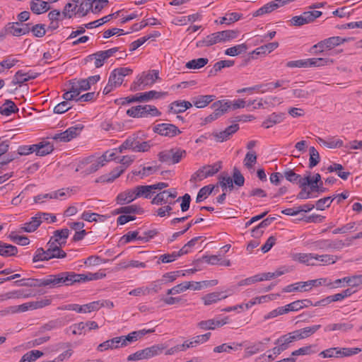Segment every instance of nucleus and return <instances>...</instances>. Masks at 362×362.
Returning a JSON list of instances; mask_svg holds the SVG:
<instances>
[{
	"label": "nucleus",
	"instance_id": "nucleus-49",
	"mask_svg": "<svg viewBox=\"0 0 362 362\" xmlns=\"http://www.w3.org/2000/svg\"><path fill=\"white\" fill-rule=\"evenodd\" d=\"M180 275L185 276V273H182V271L168 272L164 274L160 280L163 281V284H168L174 281Z\"/></svg>",
	"mask_w": 362,
	"mask_h": 362
},
{
	"label": "nucleus",
	"instance_id": "nucleus-50",
	"mask_svg": "<svg viewBox=\"0 0 362 362\" xmlns=\"http://www.w3.org/2000/svg\"><path fill=\"white\" fill-rule=\"evenodd\" d=\"M322 14V13L320 11H308L302 13L307 24L313 23Z\"/></svg>",
	"mask_w": 362,
	"mask_h": 362
},
{
	"label": "nucleus",
	"instance_id": "nucleus-47",
	"mask_svg": "<svg viewBox=\"0 0 362 362\" xmlns=\"http://www.w3.org/2000/svg\"><path fill=\"white\" fill-rule=\"evenodd\" d=\"M211 335V332H207L204 334L197 335L192 337L191 339H189L192 348L206 342L210 339Z\"/></svg>",
	"mask_w": 362,
	"mask_h": 362
},
{
	"label": "nucleus",
	"instance_id": "nucleus-38",
	"mask_svg": "<svg viewBox=\"0 0 362 362\" xmlns=\"http://www.w3.org/2000/svg\"><path fill=\"white\" fill-rule=\"evenodd\" d=\"M209 59L207 58H199L189 61L185 66L189 69H198L207 64Z\"/></svg>",
	"mask_w": 362,
	"mask_h": 362
},
{
	"label": "nucleus",
	"instance_id": "nucleus-12",
	"mask_svg": "<svg viewBox=\"0 0 362 362\" xmlns=\"http://www.w3.org/2000/svg\"><path fill=\"white\" fill-rule=\"evenodd\" d=\"M166 93L158 92L156 90H150L144 93H139L134 95L136 102H147L153 98H160L161 96L165 95Z\"/></svg>",
	"mask_w": 362,
	"mask_h": 362
},
{
	"label": "nucleus",
	"instance_id": "nucleus-45",
	"mask_svg": "<svg viewBox=\"0 0 362 362\" xmlns=\"http://www.w3.org/2000/svg\"><path fill=\"white\" fill-rule=\"evenodd\" d=\"M329 62L328 59L325 58H310L306 59L307 67H319L325 66Z\"/></svg>",
	"mask_w": 362,
	"mask_h": 362
},
{
	"label": "nucleus",
	"instance_id": "nucleus-52",
	"mask_svg": "<svg viewBox=\"0 0 362 362\" xmlns=\"http://www.w3.org/2000/svg\"><path fill=\"white\" fill-rule=\"evenodd\" d=\"M71 100H64L54 107V112L56 114H62L68 111L72 107L70 102Z\"/></svg>",
	"mask_w": 362,
	"mask_h": 362
},
{
	"label": "nucleus",
	"instance_id": "nucleus-54",
	"mask_svg": "<svg viewBox=\"0 0 362 362\" xmlns=\"http://www.w3.org/2000/svg\"><path fill=\"white\" fill-rule=\"evenodd\" d=\"M291 338L292 337L290 333H288L279 337L276 341L275 344L280 345V346L284 347V351H285L288 348L289 344L294 341Z\"/></svg>",
	"mask_w": 362,
	"mask_h": 362
},
{
	"label": "nucleus",
	"instance_id": "nucleus-55",
	"mask_svg": "<svg viewBox=\"0 0 362 362\" xmlns=\"http://www.w3.org/2000/svg\"><path fill=\"white\" fill-rule=\"evenodd\" d=\"M8 238L10 240L18 245H27L29 244L30 241L28 237L23 236V235H18L15 233V232H11L9 234Z\"/></svg>",
	"mask_w": 362,
	"mask_h": 362
},
{
	"label": "nucleus",
	"instance_id": "nucleus-9",
	"mask_svg": "<svg viewBox=\"0 0 362 362\" xmlns=\"http://www.w3.org/2000/svg\"><path fill=\"white\" fill-rule=\"evenodd\" d=\"M119 47H113L107 50L98 51L95 53V66L100 68L103 66L105 62L112 56L118 52Z\"/></svg>",
	"mask_w": 362,
	"mask_h": 362
},
{
	"label": "nucleus",
	"instance_id": "nucleus-26",
	"mask_svg": "<svg viewBox=\"0 0 362 362\" xmlns=\"http://www.w3.org/2000/svg\"><path fill=\"white\" fill-rule=\"evenodd\" d=\"M214 99L215 95H199L198 97L194 98L192 102L197 108H203L207 106Z\"/></svg>",
	"mask_w": 362,
	"mask_h": 362
},
{
	"label": "nucleus",
	"instance_id": "nucleus-8",
	"mask_svg": "<svg viewBox=\"0 0 362 362\" xmlns=\"http://www.w3.org/2000/svg\"><path fill=\"white\" fill-rule=\"evenodd\" d=\"M82 91L76 83V79L71 80L69 82L67 90L62 95V98L66 100H75L80 97L79 95Z\"/></svg>",
	"mask_w": 362,
	"mask_h": 362
},
{
	"label": "nucleus",
	"instance_id": "nucleus-29",
	"mask_svg": "<svg viewBox=\"0 0 362 362\" xmlns=\"http://www.w3.org/2000/svg\"><path fill=\"white\" fill-rule=\"evenodd\" d=\"M30 296H32V293L23 289L9 291L2 295L3 299L25 298Z\"/></svg>",
	"mask_w": 362,
	"mask_h": 362
},
{
	"label": "nucleus",
	"instance_id": "nucleus-33",
	"mask_svg": "<svg viewBox=\"0 0 362 362\" xmlns=\"http://www.w3.org/2000/svg\"><path fill=\"white\" fill-rule=\"evenodd\" d=\"M49 6L46 1L35 2L32 1L30 3V10L36 14H40L47 11Z\"/></svg>",
	"mask_w": 362,
	"mask_h": 362
},
{
	"label": "nucleus",
	"instance_id": "nucleus-19",
	"mask_svg": "<svg viewBox=\"0 0 362 362\" xmlns=\"http://www.w3.org/2000/svg\"><path fill=\"white\" fill-rule=\"evenodd\" d=\"M119 347H121L120 338L117 337L100 344L97 349L99 351H103L110 349H118Z\"/></svg>",
	"mask_w": 362,
	"mask_h": 362
},
{
	"label": "nucleus",
	"instance_id": "nucleus-28",
	"mask_svg": "<svg viewBox=\"0 0 362 362\" xmlns=\"http://www.w3.org/2000/svg\"><path fill=\"white\" fill-rule=\"evenodd\" d=\"M293 258L294 260L308 266L317 265V264L313 262V253H296L293 255Z\"/></svg>",
	"mask_w": 362,
	"mask_h": 362
},
{
	"label": "nucleus",
	"instance_id": "nucleus-20",
	"mask_svg": "<svg viewBox=\"0 0 362 362\" xmlns=\"http://www.w3.org/2000/svg\"><path fill=\"white\" fill-rule=\"evenodd\" d=\"M278 46L279 43L277 42H269L267 45H264L257 47L256 49L250 52V54L251 55L252 58H254L253 54L259 55L269 54L276 49Z\"/></svg>",
	"mask_w": 362,
	"mask_h": 362
},
{
	"label": "nucleus",
	"instance_id": "nucleus-37",
	"mask_svg": "<svg viewBox=\"0 0 362 362\" xmlns=\"http://www.w3.org/2000/svg\"><path fill=\"white\" fill-rule=\"evenodd\" d=\"M234 65L233 60H221L214 65L212 69L209 71L211 75H216L218 71L225 67H230Z\"/></svg>",
	"mask_w": 362,
	"mask_h": 362
},
{
	"label": "nucleus",
	"instance_id": "nucleus-6",
	"mask_svg": "<svg viewBox=\"0 0 362 362\" xmlns=\"http://www.w3.org/2000/svg\"><path fill=\"white\" fill-rule=\"evenodd\" d=\"M132 69L128 67H119L115 69L110 74L108 79H112V83L116 88L120 86L123 81L124 77L132 74Z\"/></svg>",
	"mask_w": 362,
	"mask_h": 362
},
{
	"label": "nucleus",
	"instance_id": "nucleus-18",
	"mask_svg": "<svg viewBox=\"0 0 362 362\" xmlns=\"http://www.w3.org/2000/svg\"><path fill=\"white\" fill-rule=\"evenodd\" d=\"M126 170V166L119 165L113 169L109 174L100 177V180L105 182H112L119 177Z\"/></svg>",
	"mask_w": 362,
	"mask_h": 362
},
{
	"label": "nucleus",
	"instance_id": "nucleus-22",
	"mask_svg": "<svg viewBox=\"0 0 362 362\" xmlns=\"http://www.w3.org/2000/svg\"><path fill=\"white\" fill-rule=\"evenodd\" d=\"M165 349L163 344H156L152 346L142 349V354L144 358H149L160 354Z\"/></svg>",
	"mask_w": 362,
	"mask_h": 362
},
{
	"label": "nucleus",
	"instance_id": "nucleus-44",
	"mask_svg": "<svg viewBox=\"0 0 362 362\" xmlns=\"http://www.w3.org/2000/svg\"><path fill=\"white\" fill-rule=\"evenodd\" d=\"M150 185H139L136 186L134 189L136 192V196L137 197H144L145 198H150L151 197V189Z\"/></svg>",
	"mask_w": 362,
	"mask_h": 362
},
{
	"label": "nucleus",
	"instance_id": "nucleus-40",
	"mask_svg": "<svg viewBox=\"0 0 362 362\" xmlns=\"http://www.w3.org/2000/svg\"><path fill=\"white\" fill-rule=\"evenodd\" d=\"M47 255L49 260L53 258L62 259L66 257V253L62 250V247L47 248Z\"/></svg>",
	"mask_w": 362,
	"mask_h": 362
},
{
	"label": "nucleus",
	"instance_id": "nucleus-17",
	"mask_svg": "<svg viewBox=\"0 0 362 362\" xmlns=\"http://www.w3.org/2000/svg\"><path fill=\"white\" fill-rule=\"evenodd\" d=\"M37 156H44L48 155L54 150L53 145L48 141H42L37 144H33Z\"/></svg>",
	"mask_w": 362,
	"mask_h": 362
},
{
	"label": "nucleus",
	"instance_id": "nucleus-62",
	"mask_svg": "<svg viewBox=\"0 0 362 362\" xmlns=\"http://www.w3.org/2000/svg\"><path fill=\"white\" fill-rule=\"evenodd\" d=\"M168 191L163 190V192L157 194L156 197L151 200L152 204H162L168 202V198L167 197Z\"/></svg>",
	"mask_w": 362,
	"mask_h": 362
},
{
	"label": "nucleus",
	"instance_id": "nucleus-24",
	"mask_svg": "<svg viewBox=\"0 0 362 362\" xmlns=\"http://www.w3.org/2000/svg\"><path fill=\"white\" fill-rule=\"evenodd\" d=\"M227 297L223 292H213L203 296L202 300L205 305H209Z\"/></svg>",
	"mask_w": 362,
	"mask_h": 362
},
{
	"label": "nucleus",
	"instance_id": "nucleus-34",
	"mask_svg": "<svg viewBox=\"0 0 362 362\" xmlns=\"http://www.w3.org/2000/svg\"><path fill=\"white\" fill-rule=\"evenodd\" d=\"M117 15L118 12L105 16L98 20L85 24V27L88 29L99 27L103 25L104 23L110 21L114 16H117Z\"/></svg>",
	"mask_w": 362,
	"mask_h": 362
},
{
	"label": "nucleus",
	"instance_id": "nucleus-27",
	"mask_svg": "<svg viewBox=\"0 0 362 362\" xmlns=\"http://www.w3.org/2000/svg\"><path fill=\"white\" fill-rule=\"evenodd\" d=\"M69 235V230L68 228H63L54 231L52 238L55 243H58L59 245L63 246L66 244V240L68 238Z\"/></svg>",
	"mask_w": 362,
	"mask_h": 362
},
{
	"label": "nucleus",
	"instance_id": "nucleus-36",
	"mask_svg": "<svg viewBox=\"0 0 362 362\" xmlns=\"http://www.w3.org/2000/svg\"><path fill=\"white\" fill-rule=\"evenodd\" d=\"M290 81L286 79H281L277 80L275 83H265L264 87H267V90H262L261 93H264L267 91H272L274 88L283 87V88H286L289 86Z\"/></svg>",
	"mask_w": 362,
	"mask_h": 362
},
{
	"label": "nucleus",
	"instance_id": "nucleus-15",
	"mask_svg": "<svg viewBox=\"0 0 362 362\" xmlns=\"http://www.w3.org/2000/svg\"><path fill=\"white\" fill-rule=\"evenodd\" d=\"M136 199L135 189H128L124 192L119 193L117 198L116 201L117 204L123 205L125 204H129L133 202Z\"/></svg>",
	"mask_w": 362,
	"mask_h": 362
},
{
	"label": "nucleus",
	"instance_id": "nucleus-25",
	"mask_svg": "<svg viewBox=\"0 0 362 362\" xmlns=\"http://www.w3.org/2000/svg\"><path fill=\"white\" fill-rule=\"evenodd\" d=\"M17 112H18V107L11 100H6L4 103L0 107V114L4 116H9L12 113Z\"/></svg>",
	"mask_w": 362,
	"mask_h": 362
},
{
	"label": "nucleus",
	"instance_id": "nucleus-3",
	"mask_svg": "<svg viewBox=\"0 0 362 362\" xmlns=\"http://www.w3.org/2000/svg\"><path fill=\"white\" fill-rule=\"evenodd\" d=\"M346 41L347 40L346 38H342L339 36L331 37L313 45L310 49V52L315 54L321 53L323 52L324 49H332Z\"/></svg>",
	"mask_w": 362,
	"mask_h": 362
},
{
	"label": "nucleus",
	"instance_id": "nucleus-41",
	"mask_svg": "<svg viewBox=\"0 0 362 362\" xmlns=\"http://www.w3.org/2000/svg\"><path fill=\"white\" fill-rule=\"evenodd\" d=\"M214 189V186L211 185H209L202 187L198 192L196 202L199 203L203 199H206L209 195H210Z\"/></svg>",
	"mask_w": 362,
	"mask_h": 362
},
{
	"label": "nucleus",
	"instance_id": "nucleus-48",
	"mask_svg": "<svg viewBox=\"0 0 362 362\" xmlns=\"http://www.w3.org/2000/svg\"><path fill=\"white\" fill-rule=\"evenodd\" d=\"M340 353L339 347H332L321 351L319 355L323 358H340Z\"/></svg>",
	"mask_w": 362,
	"mask_h": 362
},
{
	"label": "nucleus",
	"instance_id": "nucleus-64",
	"mask_svg": "<svg viewBox=\"0 0 362 362\" xmlns=\"http://www.w3.org/2000/svg\"><path fill=\"white\" fill-rule=\"evenodd\" d=\"M31 32L36 37H42L46 34L45 25L36 24L31 28Z\"/></svg>",
	"mask_w": 362,
	"mask_h": 362
},
{
	"label": "nucleus",
	"instance_id": "nucleus-7",
	"mask_svg": "<svg viewBox=\"0 0 362 362\" xmlns=\"http://www.w3.org/2000/svg\"><path fill=\"white\" fill-rule=\"evenodd\" d=\"M321 327L320 325H315L311 327H306L303 329L289 332L294 341L303 339L315 333Z\"/></svg>",
	"mask_w": 362,
	"mask_h": 362
},
{
	"label": "nucleus",
	"instance_id": "nucleus-57",
	"mask_svg": "<svg viewBox=\"0 0 362 362\" xmlns=\"http://www.w3.org/2000/svg\"><path fill=\"white\" fill-rule=\"evenodd\" d=\"M122 211H124V214H142L144 211V209L136 204H132L130 206H123Z\"/></svg>",
	"mask_w": 362,
	"mask_h": 362
},
{
	"label": "nucleus",
	"instance_id": "nucleus-10",
	"mask_svg": "<svg viewBox=\"0 0 362 362\" xmlns=\"http://www.w3.org/2000/svg\"><path fill=\"white\" fill-rule=\"evenodd\" d=\"M228 322V317H226L221 320L210 319L202 320L198 322L197 327L204 330H214L216 327H221Z\"/></svg>",
	"mask_w": 362,
	"mask_h": 362
},
{
	"label": "nucleus",
	"instance_id": "nucleus-53",
	"mask_svg": "<svg viewBox=\"0 0 362 362\" xmlns=\"http://www.w3.org/2000/svg\"><path fill=\"white\" fill-rule=\"evenodd\" d=\"M93 7V1L91 0H85L79 6L75 13L79 14L81 16H85L88 11Z\"/></svg>",
	"mask_w": 362,
	"mask_h": 362
},
{
	"label": "nucleus",
	"instance_id": "nucleus-43",
	"mask_svg": "<svg viewBox=\"0 0 362 362\" xmlns=\"http://www.w3.org/2000/svg\"><path fill=\"white\" fill-rule=\"evenodd\" d=\"M310 158H309V168H313L316 166L320 161V157L318 151L314 146L309 148Z\"/></svg>",
	"mask_w": 362,
	"mask_h": 362
},
{
	"label": "nucleus",
	"instance_id": "nucleus-14",
	"mask_svg": "<svg viewBox=\"0 0 362 362\" xmlns=\"http://www.w3.org/2000/svg\"><path fill=\"white\" fill-rule=\"evenodd\" d=\"M37 76H38V74L34 73L31 71H30L27 73H24V72H23V71L19 70L16 73L12 83L15 85L16 84H22L25 82L28 81L29 80L36 78L37 77Z\"/></svg>",
	"mask_w": 362,
	"mask_h": 362
},
{
	"label": "nucleus",
	"instance_id": "nucleus-11",
	"mask_svg": "<svg viewBox=\"0 0 362 362\" xmlns=\"http://www.w3.org/2000/svg\"><path fill=\"white\" fill-rule=\"evenodd\" d=\"M192 107V103L186 100H176L168 105V112L179 114Z\"/></svg>",
	"mask_w": 362,
	"mask_h": 362
},
{
	"label": "nucleus",
	"instance_id": "nucleus-42",
	"mask_svg": "<svg viewBox=\"0 0 362 362\" xmlns=\"http://www.w3.org/2000/svg\"><path fill=\"white\" fill-rule=\"evenodd\" d=\"M161 115V112L157 109L156 106L150 105H143L142 117H147L148 116L158 117Z\"/></svg>",
	"mask_w": 362,
	"mask_h": 362
},
{
	"label": "nucleus",
	"instance_id": "nucleus-32",
	"mask_svg": "<svg viewBox=\"0 0 362 362\" xmlns=\"http://www.w3.org/2000/svg\"><path fill=\"white\" fill-rule=\"evenodd\" d=\"M247 45L245 43L240 44L225 50V54L228 56L234 57L246 52Z\"/></svg>",
	"mask_w": 362,
	"mask_h": 362
},
{
	"label": "nucleus",
	"instance_id": "nucleus-5",
	"mask_svg": "<svg viewBox=\"0 0 362 362\" xmlns=\"http://www.w3.org/2000/svg\"><path fill=\"white\" fill-rule=\"evenodd\" d=\"M153 131L161 136L173 137L181 133V131L175 124L168 123L158 124L153 127Z\"/></svg>",
	"mask_w": 362,
	"mask_h": 362
},
{
	"label": "nucleus",
	"instance_id": "nucleus-13",
	"mask_svg": "<svg viewBox=\"0 0 362 362\" xmlns=\"http://www.w3.org/2000/svg\"><path fill=\"white\" fill-rule=\"evenodd\" d=\"M286 114L283 112H273L262 122V126L269 129L274 125L281 123L285 119Z\"/></svg>",
	"mask_w": 362,
	"mask_h": 362
},
{
	"label": "nucleus",
	"instance_id": "nucleus-23",
	"mask_svg": "<svg viewBox=\"0 0 362 362\" xmlns=\"http://www.w3.org/2000/svg\"><path fill=\"white\" fill-rule=\"evenodd\" d=\"M212 107L214 109V113L218 118L230 109V103L226 100H218L213 103Z\"/></svg>",
	"mask_w": 362,
	"mask_h": 362
},
{
	"label": "nucleus",
	"instance_id": "nucleus-60",
	"mask_svg": "<svg viewBox=\"0 0 362 362\" xmlns=\"http://www.w3.org/2000/svg\"><path fill=\"white\" fill-rule=\"evenodd\" d=\"M315 347L313 345H309L306 346L301 347L291 353L292 356H304V355H310L312 354L315 353V351L313 350V348Z\"/></svg>",
	"mask_w": 362,
	"mask_h": 362
},
{
	"label": "nucleus",
	"instance_id": "nucleus-63",
	"mask_svg": "<svg viewBox=\"0 0 362 362\" xmlns=\"http://www.w3.org/2000/svg\"><path fill=\"white\" fill-rule=\"evenodd\" d=\"M339 257L337 255H322V259H320V264L319 265H329V264H334Z\"/></svg>",
	"mask_w": 362,
	"mask_h": 362
},
{
	"label": "nucleus",
	"instance_id": "nucleus-51",
	"mask_svg": "<svg viewBox=\"0 0 362 362\" xmlns=\"http://www.w3.org/2000/svg\"><path fill=\"white\" fill-rule=\"evenodd\" d=\"M233 346L228 345L227 344H223L221 345L217 346L214 347V352L215 353H222V352H229L230 350L234 349L237 350L238 348L242 346V344L233 343Z\"/></svg>",
	"mask_w": 362,
	"mask_h": 362
},
{
	"label": "nucleus",
	"instance_id": "nucleus-59",
	"mask_svg": "<svg viewBox=\"0 0 362 362\" xmlns=\"http://www.w3.org/2000/svg\"><path fill=\"white\" fill-rule=\"evenodd\" d=\"M46 254L47 250H45L42 247L37 248L33 257V262H37L39 261H48L49 257Z\"/></svg>",
	"mask_w": 362,
	"mask_h": 362
},
{
	"label": "nucleus",
	"instance_id": "nucleus-56",
	"mask_svg": "<svg viewBox=\"0 0 362 362\" xmlns=\"http://www.w3.org/2000/svg\"><path fill=\"white\" fill-rule=\"evenodd\" d=\"M205 169H206L205 165L200 168L194 174H192L189 181L191 182H196L197 181H201V180L208 177L206 175Z\"/></svg>",
	"mask_w": 362,
	"mask_h": 362
},
{
	"label": "nucleus",
	"instance_id": "nucleus-58",
	"mask_svg": "<svg viewBox=\"0 0 362 362\" xmlns=\"http://www.w3.org/2000/svg\"><path fill=\"white\" fill-rule=\"evenodd\" d=\"M257 162V155L255 152H247L244 159V165L248 168L251 169Z\"/></svg>",
	"mask_w": 362,
	"mask_h": 362
},
{
	"label": "nucleus",
	"instance_id": "nucleus-21",
	"mask_svg": "<svg viewBox=\"0 0 362 362\" xmlns=\"http://www.w3.org/2000/svg\"><path fill=\"white\" fill-rule=\"evenodd\" d=\"M18 248L11 244L0 241V255L4 257H9L16 255Z\"/></svg>",
	"mask_w": 362,
	"mask_h": 362
},
{
	"label": "nucleus",
	"instance_id": "nucleus-39",
	"mask_svg": "<svg viewBox=\"0 0 362 362\" xmlns=\"http://www.w3.org/2000/svg\"><path fill=\"white\" fill-rule=\"evenodd\" d=\"M218 33L220 35L221 42H225L235 39L239 34V31L237 30H226L218 31Z\"/></svg>",
	"mask_w": 362,
	"mask_h": 362
},
{
	"label": "nucleus",
	"instance_id": "nucleus-1",
	"mask_svg": "<svg viewBox=\"0 0 362 362\" xmlns=\"http://www.w3.org/2000/svg\"><path fill=\"white\" fill-rule=\"evenodd\" d=\"M66 272H61L55 275H49L47 278L37 279L33 278V287L51 286L52 287L68 286Z\"/></svg>",
	"mask_w": 362,
	"mask_h": 362
},
{
	"label": "nucleus",
	"instance_id": "nucleus-35",
	"mask_svg": "<svg viewBox=\"0 0 362 362\" xmlns=\"http://www.w3.org/2000/svg\"><path fill=\"white\" fill-rule=\"evenodd\" d=\"M331 284V280L327 278H320L317 279L309 280L304 281L302 284V287L310 286V287H317L320 286H325L328 287V285Z\"/></svg>",
	"mask_w": 362,
	"mask_h": 362
},
{
	"label": "nucleus",
	"instance_id": "nucleus-61",
	"mask_svg": "<svg viewBox=\"0 0 362 362\" xmlns=\"http://www.w3.org/2000/svg\"><path fill=\"white\" fill-rule=\"evenodd\" d=\"M356 222H350L349 223H346L344 226H342L340 228H335L333 231V234H338V233H346L351 230H356Z\"/></svg>",
	"mask_w": 362,
	"mask_h": 362
},
{
	"label": "nucleus",
	"instance_id": "nucleus-2",
	"mask_svg": "<svg viewBox=\"0 0 362 362\" xmlns=\"http://www.w3.org/2000/svg\"><path fill=\"white\" fill-rule=\"evenodd\" d=\"M186 156V151L180 148H171L159 152V161L168 165L178 163Z\"/></svg>",
	"mask_w": 362,
	"mask_h": 362
},
{
	"label": "nucleus",
	"instance_id": "nucleus-4",
	"mask_svg": "<svg viewBox=\"0 0 362 362\" xmlns=\"http://www.w3.org/2000/svg\"><path fill=\"white\" fill-rule=\"evenodd\" d=\"M68 286L74 283L86 282L91 280H96L101 278L105 274H100L99 273H88V274H76L72 272H66Z\"/></svg>",
	"mask_w": 362,
	"mask_h": 362
},
{
	"label": "nucleus",
	"instance_id": "nucleus-16",
	"mask_svg": "<svg viewBox=\"0 0 362 362\" xmlns=\"http://www.w3.org/2000/svg\"><path fill=\"white\" fill-rule=\"evenodd\" d=\"M354 328V325L351 322H339L327 325L325 327V332H331V331H341V332H348Z\"/></svg>",
	"mask_w": 362,
	"mask_h": 362
},
{
	"label": "nucleus",
	"instance_id": "nucleus-30",
	"mask_svg": "<svg viewBox=\"0 0 362 362\" xmlns=\"http://www.w3.org/2000/svg\"><path fill=\"white\" fill-rule=\"evenodd\" d=\"M41 220L40 217H36L35 216L31 218V221L25 223L21 228V230L24 232L31 233L37 230L40 226Z\"/></svg>",
	"mask_w": 362,
	"mask_h": 362
},
{
	"label": "nucleus",
	"instance_id": "nucleus-46",
	"mask_svg": "<svg viewBox=\"0 0 362 362\" xmlns=\"http://www.w3.org/2000/svg\"><path fill=\"white\" fill-rule=\"evenodd\" d=\"M286 272H288L287 269L281 270V269H279L274 272L263 273L262 274H258V275H259V279H260L259 281H262L264 280H270L272 279H275L278 276H280L284 274Z\"/></svg>",
	"mask_w": 362,
	"mask_h": 362
},
{
	"label": "nucleus",
	"instance_id": "nucleus-31",
	"mask_svg": "<svg viewBox=\"0 0 362 362\" xmlns=\"http://www.w3.org/2000/svg\"><path fill=\"white\" fill-rule=\"evenodd\" d=\"M242 17V14H240L238 13H226L225 16L221 17L219 21H216L215 22L216 23L220 24H227L230 25L231 23H233L238 21H239Z\"/></svg>",
	"mask_w": 362,
	"mask_h": 362
}]
</instances>
